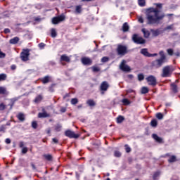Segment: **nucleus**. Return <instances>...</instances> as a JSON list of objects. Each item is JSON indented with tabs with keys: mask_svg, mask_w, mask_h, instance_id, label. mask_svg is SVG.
<instances>
[{
	"mask_svg": "<svg viewBox=\"0 0 180 180\" xmlns=\"http://www.w3.org/2000/svg\"><path fill=\"white\" fill-rule=\"evenodd\" d=\"M153 5L156 8H149L146 10V20L147 25H160L161 20L165 18V14L162 13L160 15V10L162 9V4L155 3Z\"/></svg>",
	"mask_w": 180,
	"mask_h": 180,
	"instance_id": "nucleus-1",
	"label": "nucleus"
},
{
	"mask_svg": "<svg viewBox=\"0 0 180 180\" xmlns=\"http://www.w3.org/2000/svg\"><path fill=\"white\" fill-rule=\"evenodd\" d=\"M174 72V68L172 65H167L165 66L162 69V72L161 77L162 78H168L172 75V72Z\"/></svg>",
	"mask_w": 180,
	"mask_h": 180,
	"instance_id": "nucleus-2",
	"label": "nucleus"
},
{
	"mask_svg": "<svg viewBox=\"0 0 180 180\" xmlns=\"http://www.w3.org/2000/svg\"><path fill=\"white\" fill-rule=\"evenodd\" d=\"M30 57V49H23L22 52L20 53V58L24 63L29 61Z\"/></svg>",
	"mask_w": 180,
	"mask_h": 180,
	"instance_id": "nucleus-3",
	"label": "nucleus"
},
{
	"mask_svg": "<svg viewBox=\"0 0 180 180\" xmlns=\"http://www.w3.org/2000/svg\"><path fill=\"white\" fill-rule=\"evenodd\" d=\"M117 53L118 56H126L129 51H127V46L124 45H118L117 48Z\"/></svg>",
	"mask_w": 180,
	"mask_h": 180,
	"instance_id": "nucleus-4",
	"label": "nucleus"
},
{
	"mask_svg": "<svg viewBox=\"0 0 180 180\" xmlns=\"http://www.w3.org/2000/svg\"><path fill=\"white\" fill-rule=\"evenodd\" d=\"M132 41L136 44H146V39H143L141 37H139V34H134L132 35Z\"/></svg>",
	"mask_w": 180,
	"mask_h": 180,
	"instance_id": "nucleus-5",
	"label": "nucleus"
},
{
	"mask_svg": "<svg viewBox=\"0 0 180 180\" xmlns=\"http://www.w3.org/2000/svg\"><path fill=\"white\" fill-rule=\"evenodd\" d=\"M148 85L151 86H155L157 85V78L154 75H149L146 78Z\"/></svg>",
	"mask_w": 180,
	"mask_h": 180,
	"instance_id": "nucleus-6",
	"label": "nucleus"
},
{
	"mask_svg": "<svg viewBox=\"0 0 180 180\" xmlns=\"http://www.w3.org/2000/svg\"><path fill=\"white\" fill-rule=\"evenodd\" d=\"M65 20V15L64 14H61L56 17H53L52 18V23L53 25H58L60 22H64Z\"/></svg>",
	"mask_w": 180,
	"mask_h": 180,
	"instance_id": "nucleus-7",
	"label": "nucleus"
},
{
	"mask_svg": "<svg viewBox=\"0 0 180 180\" xmlns=\"http://www.w3.org/2000/svg\"><path fill=\"white\" fill-rule=\"evenodd\" d=\"M65 136L66 137H69V139H78L79 138V134H75L74 131L71 130H66L65 131Z\"/></svg>",
	"mask_w": 180,
	"mask_h": 180,
	"instance_id": "nucleus-8",
	"label": "nucleus"
},
{
	"mask_svg": "<svg viewBox=\"0 0 180 180\" xmlns=\"http://www.w3.org/2000/svg\"><path fill=\"white\" fill-rule=\"evenodd\" d=\"M165 62L162 60H160V59H156L151 63V67L153 68H161L162 67V64H164Z\"/></svg>",
	"mask_w": 180,
	"mask_h": 180,
	"instance_id": "nucleus-9",
	"label": "nucleus"
},
{
	"mask_svg": "<svg viewBox=\"0 0 180 180\" xmlns=\"http://www.w3.org/2000/svg\"><path fill=\"white\" fill-rule=\"evenodd\" d=\"M141 54H142L143 56H144L145 57H157V56H158V54L157 53H148V49H142L141 50Z\"/></svg>",
	"mask_w": 180,
	"mask_h": 180,
	"instance_id": "nucleus-10",
	"label": "nucleus"
},
{
	"mask_svg": "<svg viewBox=\"0 0 180 180\" xmlns=\"http://www.w3.org/2000/svg\"><path fill=\"white\" fill-rule=\"evenodd\" d=\"M120 68V70H122V71H124L126 72H129V71H130L131 70L129 65H126V60H123L122 62L121 63Z\"/></svg>",
	"mask_w": 180,
	"mask_h": 180,
	"instance_id": "nucleus-11",
	"label": "nucleus"
},
{
	"mask_svg": "<svg viewBox=\"0 0 180 180\" xmlns=\"http://www.w3.org/2000/svg\"><path fill=\"white\" fill-rule=\"evenodd\" d=\"M38 117L39 119H45L46 117H50V114L47 113V111H46V109H42V112L38 113Z\"/></svg>",
	"mask_w": 180,
	"mask_h": 180,
	"instance_id": "nucleus-12",
	"label": "nucleus"
},
{
	"mask_svg": "<svg viewBox=\"0 0 180 180\" xmlns=\"http://www.w3.org/2000/svg\"><path fill=\"white\" fill-rule=\"evenodd\" d=\"M81 61L84 65H92V60L90 58L83 57Z\"/></svg>",
	"mask_w": 180,
	"mask_h": 180,
	"instance_id": "nucleus-13",
	"label": "nucleus"
},
{
	"mask_svg": "<svg viewBox=\"0 0 180 180\" xmlns=\"http://www.w3.org/2000/svg\"><path fill=\"white\" fill-rule=\"evenodd\" d=\"M152 137L153 139L155 140L156 143H159V144H162V143H164L162 138L158 136L156 134H153Z\"/></svg>",
	"mask_w": 180,
	"mask_h": 180,
	"instance_id": "nucleus-14",
	"label": "nucleus"
},
{
	"mask_svg": "<svg viewBox=\"0 0 180 180\" xmlns=\"http://www.w3.org/2000/svg\"><path fill=\"white\" fill-rule=\"evenodd\" d=\"M109 88V84H108V82L104 81L101 83L100 89L101 91H108V89Z\"/></svg>",
	"mask_w": 180,
	"mask_h": 180,
	"instance_id": "nucleus-15",
	"label": "nucleus"
},
{
	"mask_svg": "<svg viewBox=\"0 0 180 180\" xmlns=\"http://www.w3.org/2000/svg\"><path fill=\"white\" fill-rule=\"evenodd\" d=\"M170 89L173 94H178V86L175 83L170 84Z\"/></svg>",
	"mask_w": 180,
	"mask_h": 180,
	"instance_id": "nucleus-16",
	"label": "nucleus"
},
{
	"mask_svg": "<svg viewBox=\"0 0 180 180\" xmlns=\"http://www.w3.org/2000/svg\"><path fill=\"white\" fill-rule=\"evenodd\" d=\"M51 79V77L49 75H46L41 79V82H42V84H49Z\"/></svg>",
	"mask_w": 180,
	"mask_h": 180,
	"instance_id": "nucleus-17",
	"label": "nucleus"
},
{
	"mask_svg": "<svg viewBox=\"0 0 180 180\" xmlns=\"http://www.w3.org/2000/svg\"><path fill=\"white\" fill-rule=\"evenodd\" d=\"M159 56H160V58H159V60H160L163 63H165V61H167V56H165L164 51H160L159 52Z\"/></svg>",
	"mask_w": 180,
	"mask_h": 180,
	"instance_id": "nucleus-18",
	"label": "nucleus"
},
{
	"mask_svg": "<svg viewBox=\"0 0 180 180\" xmlns=\"http://www.w3.org/2000/svg\"><path fill=\"white\" fill-rule=\"evenodd\" d=\"M16 117L17 119H18L20 122H24L25 120H26V117L25 116V114L22 112H19L17 115Z\"/></svg>",
	"mask_w": 180,
	"mask_h": 180,
	"instance_id": "nucleus-19",
	"label": "nucleus"
},
{
	"mask_svg": "<svg viewBox=\"0 0 180 180\" xmlns=\"http://www.w3.org/2000/svg\"><path fill=\"white\" fill-rule=\"evenodd\" d=\"M122 30L124 33H126V32H129V30H130V26H129V23L124 22L122 25Z\"/></svg>",
	"mask_w": 180,
	"mask_h": 180,
	"instance_id": "nucleus-20",
	"label": "nucleus"
},
{
	"mask_svg": "<svg viewBox=\"0 0 180 180\" xmlns=\"http://www.w3.org/2000/svg\"><path fill=\"white\" fill-rule=\"evenodd\" d=\"M20 39L18 37H15L9 40L10 44H18Z\"/></svg>",
	"mask_w": 180,
	"mask_h": 180,
	"instance_id": "nucleus-21",
	"label": "nucleus"
},
{
	"mask_svg": "<svg viewBox=\"0 0 180 180\" xmlns=\"http://www.w3.org/2000/svg\"><path fill=\"white\" fill-rule=\"evenodd\" d=\"M60 61H65V63H70L71 59L67 55L63 54L60 56Z\"/></svg>",
	"mask_w": 180,
	"mask_h": 180,
	"instance_id": "nucleus-22",
	"label": "nucleus"
},
{
	"mask_svg": "<svg viewBox=\"0 0 180 180\" xmlns=\"http://www.w3.org/2000/svg\"><path fill=\"white\" fill-rule=\"evenodd\" d=\"M141 32L143 33L145 39H148V37H150V31L146 30L145 28H143L141 30Z\"/></svg>",
	"mask_w": 180,
	"mask_h": 180,
	"instance_id": "nucleus-23",
	"label": "nucleus"
},
{
	"mask_svg": "<svg viewBox=\"0 0 180 180\" xmlns=\"http://www.w3.org/2000/svg\"><path fill=\"white\" fill-rule=\"evenodd\" d=\"M150 32H152L153 36L155 37H157V36H160L161 31L160 30H150Z\"/></svg>",
	"mask_w": 180,
	"mask_h": 180,
	"instance_id": "nucleus-24",
	"label": "nucleus"
},
{
	"mask_svg": "<svg viewBox=\"0 0 180 180\" xmlns=\"http://www.w3.org/2000/svg\"><path fill=\"white\" fill-rule=\"evenodd\" d=\"M167 161H168V162H169L171 164L172 162H176V161H178V160L176 159V156L171 155Z\"/></svg>",
	"mask_w": 180,
	"mask_h": 180,
	"instance_id": "nucleus-25",
	"label": "nucleus"
},
{
	"mask_svg": "<svg viewBox=\"0 0 180 180\" xmlns=\"http://www.w3.org/2000/svg\"><path fill=\"white\" fill-rule=\"evenodd\" d=\"M150 126L152 127H157L158 126V121L156 119H153L150 122Z\"/></svg>",
	"mask_w": 180,
	"mask_h": 180,
	"instance_id": "nucleus-26",
	"label": "nucleus"
},
{
	"mask_svg": "<svg viewBox=\"0 0 180 180\" xmlns=\"http://www.w3.org/2000/svg\"><path fill=\"white\" fill-rule=\"evenodd\" d=\"M86 103L89 106H96V103H95V101L92 99H89L86 101Z\"/></svg>",
	"mask_w": 180,
	"mask_h": 180,
	"instance_id": "nucleus-27",
	"label": "nucleus"
},
{
	"mask_svg": "<svg viewBox=\"0 0 180 180\" xmlns=\"http://www.w3.org/2000/svg\"><path fill=\"white\" fill-rule=\"evenodd\" d=\"M51 37H53V39L57 37V31H56V29L52 28L51 30Z\"/></svg>",
	"mask_w": 180,
	"mask_h": 180,
	"instance_id": "nucleus-28",
	"label": "nucleus"
},
{
	"mask_svg": "<svg viewBox=\"0 0 180 180\" xmlns=\"http://www.w3.org/2000/svg\"><path fill=\"white\" fill-rule=\"evenodd\" d=\"M149 89H148V87H146V86H143L141 88V92L143 95L146 94H148L149 92Z\"/></svg>",
	"mask_w": 180,
	"mask_h": 180,
	"instance_id": "nucleus-29",
	"label": "nucleus"
},
{
	"mask_svg": "<svg viewBox=\"0 0 180 180\" xmlns=\"http://www.w3.org/2000/svg\"><path fill=\"white\" fill-rule=\"evenodd\" d=\"M124 120V117H123L122 115H119L117 117V123H118V124L123 123Z\"/></svg>",
	"mask_w": 180,
	"mask_h": 180,
	"instance_id": "nucleus-30",
	"label": "nucleus"
},
{
	"mask_svg": "<svg viewBox=\"0 0 180 180\" xmlns=\"http://www.w3.org/2000/svg\"><path fill=\"white\" fill-rule=\"evenodd\" d=\"M75 12L76 13H81V12H82V6H76Z\"/></svg>",
	"mask_w": 180,
	"mask_h": 180,
	"instance_id": "nucleus-31",
	"label": "nucleus"
},
{
	"mask_svg": "<svg viewBox=\"0 0 180 180\" xmlns=\"http://www.w3.org/2000/svg\"><path fill=\"white\" fill-rule=\"evenodd\" d=\"M6 78H8V75L5 73L0 74V82L1 81H6Z\"/></svg>",
	"mask_w": 180,
	"mask_h": 180,
	"instance_id": "nucleus-32",
	"label": "nucleus"
},
{
	"mask_svg": "<svg viewBox=\"0 0 180 180\" xmlns=\"http://www.w3.org/2000/svg\"><path fill=\"white\" fill-rule=\"evenodd\" d=\"M122 103H123V105H124V106H127L128 105H130V101L127 98H123L122 100Z\"/></svg>",
	"mask_w": 180,
	"mask_h": 180,
	"instance_id": "nucleus-33",
	"label": "nucleus"
},
{
	"mask_svg": "<svg viewBox=\"0 0 180 180\" xmlns=\"http://www.w3.org/2000/svg\"><path fill=\"white\" fill-rule=\"evenodd\" d=\"M156 117L159 120H162V119H164V115H162V113H161V112H158L156 114Z\"/></svg>",
	"mask_w": 180,
	"mask_h": 180,
	"instance_id": "nucleus-34",
	"label": "nucleus"
},
{
	"mask_svg": "<svg viewBox=\"0 0 180 180\" xmlns=\"http://www.w3.org/2000/svg\"><path fill=\"white\" fill-rule=\"evenodd\" d=\"M138 4L139 6H146V0H138Z\"/></svg>",
	"mask_w": 180,
	"mask_h": 180,
	"instance_id": "nucleus-35",
	"label": "nucleus"
},
{
	"mask_svg": "<svg viewBox=\"0 0 180 180\" xmlns=\"http://www.w3.org/2000/svg\"><path fill=\"white\" fill-rule=\"evenodd\" d=\"M91 70H92L93 72H99V71H101V68H99V67H96V66L91 67Z\"/></svg>",
	"mask_w": 180,
	"mask_h": 180,
	"instance_id": "nucleus-36",
	"label": "nucleus"
},
{
	"mask_svg": "<svg viewBox=\"0 0 180 180\" xmlns=\"http://www.w3.org/2000/svg\"><path fill=\"white\" fill-rule=\"evenodd\" d=\"M62 127H63L60 124H58L55 125V130H56V131H61V128Z\"/></svg>",
	"mask_w": 180,
	"mask_h": 180,
	"instance_id": "nucleus-37",
	"label": "nucleus"
},
{
	"mask_svg": "<svg viewBox=\"0 0 180 180\" xmlns=\"http://www.w3.org/2000/svg\"><path fill=\"white\" fill-rule=\"evenodd\" d=\"M71 105H77V103H78V98H72L70 101Z\"/></svg>",
	"mask_w": 180,
	"mask_h": 180,
	"instance_id": "nucleus-38",
	"label": "nucleus"
},
{
	"mask_svg": "<svg viewBox=\"0 0 180 180\" xmlns=\"http://www.w3.org/2000/svg\"><path fill=\"white\" fill-rule=\"evenodd\" d=\"M44 158H46V160H47V161H51V160H53V156L50 154L45 155Z\"/></svg>",
	"mask_w": 180,
	"mask_h": 180,
	"instance_id": "nucleus-39",
	"label": "nucleus"
},
{
	"mask_svg": "<svg viewBox=\"0 0 180 180\" xmlns=\"http://www.w3.org/2000/svg\"><path fill=\"white\" fill-rule=\"evenodd\" d=\"M114 155H115V157L120 158V157H122V153H120V151H119V150H115L114 153Z\"/></svg>",
	"mask_w": 180,
	"mask_h": 180,
	"instance_id": "nucleus-40",
	"label": "nucleus"
},
{
	"mask_svg": "<svg viewBox=\"0 0 180 180\" xmlns=\"http://www.w3.org/2000/svg\"><path fill=\"white\" fill-rule=\"evenodd\" d=\"M41 99H43V97L41 96H38L35 98L34 102L37 103L38 102L41 101Z\"/></svg>",
	"mask_w": 180,
	"mask_h": 180,
	"instance_id": "nucleus-41",
	"label": "nucleus"
},
{
	"mask_svg": "<svg viewBox=\"0 0 180 180\" xmlns=\"http://www.w3.org/2000/svg\"><path fill=\"white\" fill-rule=\"evenodd\" d=\"M144 79V75L143 73H140L138 75V80L139 81H143Z\"/></svg>",
	"mask_w": 180,
	"mask_h": 180,
	"instance_id": "nucleus-42",
	"label": "nucleus"
},
{
	"mask_svg": "<svg viewBox=\"0 0 180 180\" xmlns=\"http://www.w3.org/2000/svg\"><path fill=\"white\" fill-rule=\"evenodd\" d=\"M14 105H15V100L11 99L10 103L8 104V106H10V110L13 109Z\"/></svg>",
	"mask_w": 180,
	"mask_h": 180,
	"instance_id": "nucleus-43",
	"label": "nucleus"
},
{
	"mask_svg": "<svg viewBox=\"0 0 180 180\" xmlns=\"http://www.w3.org/2000/svg\"><path fill=\"white\" fill-rule=\"evenodd\" d=\"M160 172H155L154 174H153V179L154 180H156L157 179V178H158V176H160Z\"/></svg>",
	"mask_w": 180,
	"mask_h": 180,
	"instance_id": "nucleus-44",
	"label": "nucleus"
},
{
	"mask_svg": "<svg viewBox=\"0 0 180 180\" xmlns=\"http://www.w3.org/2000/svg\"><path fill=\"white\" fill-rule=\"evenodd\" d=\"M167 52L168 53L169 56H174V49H168L167 50Z\"/></svg>",
	"mask_w": 180,
	"mask_h": 180,
	"instance_id": "nucleus-45",
	"label": "nucleus"
},
{
	"mask_svg": "<svg viewBox=\"0 0 180 180\" xmlns=\"http://www.w3.org/2000/svg\"><path fill=\"white\" fill-rule=\"evenodd\" d=\"M38 46L39 48L41 49V50H43V49H44V47H46V44L43 43V42H41L38 44Z\"/></svg>",
	"mask_w": 180,
	"mask_h": 180,
	"instance_id": "nucleus-46",
	"label": "nucleus"
},
{
	"mask_svg": "<svg viewBox=\"0 0 180 180\" xmlns=\"http://www.w3.org/2000/svg\"><path fill=\"white\" fill-rule=\"evenodd\" d=\"M108 61H109V57L108 56H104L101 58L102 63H108Z\"/></svg>",
	"mask_w": 180,
	"mask_h": 180,
	"instance_id": "nucleus-47",
	"label": "nucleus"
},
{
	"mask_svg": "<svg viewBox=\"0 0 180 180\" xmlns=\"http://www.w3.org/2000/svg\"><path fill=\"white\" fill-rule=\"evenodd\" d=\"M6 94V89L4 87H0V94L5 95Z\"/></svg>",
	"mask_w": 180,
	"mask_h": 180,
	"instance_id": "nucleus-48",
	"label": "nucleus"
},
{
	"mask_svg": "<svg viewBox=\"0 0 180 180\" xmlns=\"http://www.w3.org/2000/svg\"><path fill=\"white\" fill-rule=\"evenodd\" d=\"M32 129H37V122H36V121H33L32 122Z\"/></svg>",
	"mask_w": 180,
	"mask_h": 180,
	"instance_id": "nucleus-49",
	"label": "nucleus"
},
{
	"mask_svg": "<svg viewBox=\"0 0 180 180\" xmlns=\"http://www.w3.org/2000/svg\"><path fill=\"white\" fill-rule=\"evenodd\" d=\"M6 109V105L4 104V103H1L0 104V110H5Z\"/></svg>",
	"mask_w": 180,
	"mask_h": 180,
	"instance_id": "nucleus-50",
	"label": "nucleus"
},
{
	"mask_svg": "<svg viewBox=\"0 0 180 180\" xmlns=\"http://www.w3.org/2000/svg\"><path fill=\"white\" fill-rule=\"evenodd\" d=\"M56 86V84H52L49 88V90L50 91V92H54V86Z\"/></svg>",
	"mask_w": 180,
	"mask_h": 180,
	"instance_id": "nucleus-51",
	"label": "nucleus"
},
{
	"mask_svg": "<svg viewBox=\"0 0 180 180\" xmlns=\"http://www.w3.org/2000/svg\"><path fill=\"white\" fill-rule=\"evenodd\" d=\"M124 147L126 153H130L131 151V148L129 147V145L126 144Z\"/></svg>",
	"mask_w": 180,
	"mask_h": 180,
	"instance_id": "nucleus-52",
	"label": "nucleus"
},
{
	"mask_svg": "<svg viewBox=\"0 0 180 180\" xmlns=\"http://www.w3.org/2000/svg\"><path fill=\"white\" fill-rule=\"evenodd\" d=\"M5 57H6V54H5V53L2 52V51H1V49H0V58H5Z\"/></svg>",
	"mask_w": 180,
	"mask_h": 180,
	"instance_id": "nucleus-53",
	"label": "nucleus"
},
{
	"mask_svg": "<svg viewBox=\"0 0 180 180\" xmlns=\"http://www.w3.org/2000/svg\"><path fill=\"white\" fill-rule=\"evenodd\" d=\"M60 112H61V113H65L67 112V108L61 107Z\"/></svg>",
	"mask_w": 180,
	"mask_h": 180,
	"instance_id": "nucleus-54",
	"label": "nucleus"
},
{
	"mask_svg": "<svg viewBox=\"0 0 180 180\" xmlns=\"http://www.w3.org/2000/svg\"><path fill=\"white\" fill-rule=\"evenodd\" d=\"M173 26H174V25H168L167 27H166L165 28V30H172Z\"/></svg>",
	"mask_w": 180,
	"mask_h": 180,
	"instance_id": "nucleus-55",
	"label": "nucleus"
},
{
	"mask_svg": "<svg viewBox=\"0 0 180 180\" xmlns=\"http://www.w3.org/2000/svg\"><path fill=\"white\" fill-rule=\"evenodd\" d=\"M27 151H28V149L27 147L22 148V154H26V153H27Z\"/></svg>",
	"mask_w": 180,
	"mask_h": 180,
	"instance_id": "nucleus-56",
	"label": "nucleus"
},
{
	"mask_svg": "<svg viewBox=\"0 0 180 180\" xmlns=\"http://www.w3.org/2000/svg\"><path fill=\"white\" fill-rule=\"evenodd\" d=\"M5 129H6L5 125H1V126L0 127V132H1V131H3L4 133H5Z\"/></svg>",
	"mask_w": 180,
	"mask_h": 180,
	"instance_id": "nucleus-57",
	"label": "nucleus"
},
{
	"mask_svg": "<svg viewBox=\"0 0 180 180\" xmlns=\"http://www.w3.org/2000/svg\"><path fill=\"white\" fill-rule=\"evenodd\" d=\"M4 32L6 34H8V33H11V30L9 28H6Z\"/></svg>",
	"mask_w": 180,
	"mask_h": 180,
	"instance_id": "nucleus-58",
	"label": "nucleus"
},
{
	"mask_svg": "<svg viewBox=\"0 0 180 180\" xmlns=\"http://www.w3.org/2000/svg\"><path fill=\"white\" fill-rule=\"evenodd\" d=\"M52 141L53 143H54V144H58V139H57L56 138L52 139Z\"/></svg>",
	"mask_w": 180,
	"mask_h": 180,
	"instance_id": "nucleus-59",
	"label": "nucleus"
},
{
	"mask_svg": "<svg viewBox=\"0 0 180 180\" xmlns=\"http://www.w3.org/2000/svg\"><path fill=\"white\" fill-rule=\"evenodd\" d=\"M138 20L139 23H144V19L143 18V17H139Z\"/></svg>",
	"mask_w": 180,
	"mask_h": 180,
	"instance_id": "nucleus-60",
	"label": "nucleus"
},
{
	"mask_svg": "<svg viewBox=\"0 0 180 180\" xmlns=\"http://www.w3.org/2000/svg\"><path fill=\"white\" fill-rule=\"evenodd\" d=\"M46 134H49V136H51V129L48 128L46 129Z\"/></svg>",
	"mask_w": 180,
	"mask_h": 180,
	"instance_id": "nucleus-61",
	"label": "nucleus"
},
{
	"mask_svg": "<svg viewBox=\"0 0 180 180\" xmlns=\"http://www.w3.org/2000/svg\"><path fill=\"white\" fill-rule=\"evenodd\" d=\"M11 70L14 71V70H16V65H11Z\"/></svg>",
	"mask_w": 180,
	"mask_h": 180,
	"instance_id": "nucleus-62",
	"label": "nucleus"
},
{
	"mask_svg": "<svg viewBox=\"0 0 180 180\" xmlns=\"http://www.w3.org/2000/svg\"><path fill=\"white\" fill-rule=\"evenodd\" d=\"M6 144H11V139L9 138H7L6 139Z\"/></svg>",
	"mask_w": 180,
	"mask_h": 180,
	"instance_id": "nucleus-63",
	"label": "nucleus"
},
{
	"mask_svg": "<svg viewBox=\"0 0 180 180\" xmlns=\"http://www.w3.org/2000/svg\"><path fill=\"white\" fill-rule=\"evenodd\" d=\"M23 146H25V143H23V141L20 142V148H23Z\"/></svg>",
	"mask_w": 180,
	"mask_h": 180,
	"instance_id": "nucleus-64",
	"label": "nucleus"
}]
</instances>
